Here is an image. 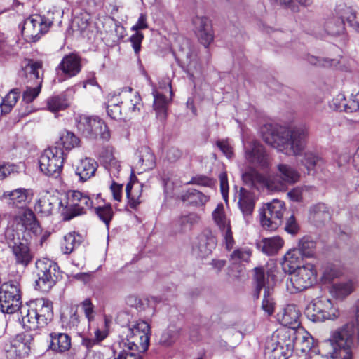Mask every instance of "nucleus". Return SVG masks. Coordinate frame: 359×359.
Returning a JSON list of instances; mask_svg holds the SVG:
<instances>
[{
  "mask_svg": "<svg viewBox=\"0 0 359 359\" xmlns=\"http://www.w3.org/2000/svg\"><path fill=\"white\" fill-rule=\"evenodd\" d=\"M283 329L276 330L266 341L264 354L269 359H287L292 353V344Z\"/></svg>",
  "mask_w": 359,
  "mask_h": 359,
  "instance_id": "1a4fd4ad",
  "label": "nucleus"
},
{
  "mask_svg": "<svg viewBox=\"0 0 359 359\" xmlns=\"http://www.w3.org/2000/svg\"><path fill=\"white\" fill-rule=\"evenodd\" d=\"M102 346L86 348V359H106L105 355L101 351Z\"/></svg>",
  "mask_w": 359,
  "mask_h": 359,
  "instance_id": "69168bd1",
  "label": "nucleus"
},
{
  "mask_svg": "<svg viewBox=\"0 0 359 359\" xmlns=\"http://www.w3.org/2000/svg\"><path fill=\"white\" fill-rule=\"evenodd\" d=\"M21 294L18 283L8 282L0 287V311L13 313L22 306Z\"/></svg>",
  "mask_w": 359,
  "mask_h": 359,
  "instance_id": "ddd939ff",
  "label": "nucleus"
},
{
  "mask_svg": "<svg viewBox=\"0 0 359 359\" xmlns=\"http://www.w3.org/2000/svg\"><path fill=\"white\" fill-rule=\"evenodd\" d=\"M50 348L58 353L68 351L71 347V337L65 333L51 332Z\"/></svg>",
  "mask_w": 359,
  "mask_h": 359,
  "instance_id": "473e14b6",
  "label": "nucleus"
},
{
  "mask_svg": "<svg viewBox=\"0 0 359 359\" xmlns=\"http://www.w3.org/2000/svg\"><path fill=\"white\" fill-rule=\"evenodd\" d=\"M181 198L183 201L196 206L205 205L209 199L208 196L196 189L188 190L182 194Z\"/></svg>",
  "mask_w": 359,
  "mask_h": 359,
  "instance_id": "4c0bfd02",
  "label": "nucleus"
},
{
  "mask_svg": "<svg viewBox=\"0 0 359 359\" xmlns=\"http://www.w3.org/2000/svg\"><path fill=\"white\" fill-rule=\"evenodd\" d=\"M137 162L135 165L140 172L152 169L155 165V156L147 146L141 147L136 153Z\"/></svg>",
  "mask_w": 359,
  "mask_h": 359,
  "instance_id": "bb28decb",
  "label": "nucleus"
},
{
  "mask_svg": "<svg viewBox=\"0 0 359 359\" xmlns=\"http://www.w3.org/2000/svg\"><path fill=\"white\" fill-rule=\"evenodd\" d=\"M77 128L88 138L95 139L100 136L101 139L108 140L110 137L107 125L96 116H80Z\"/></svg>",
  "mask_w": 359,
  "mask_h": 359,
  "instance_id": "2eb2a0df",
  "label": "nucleus"
},
{
  "mask_svg": "<svg viewBox=\"0 0 359 359\" xmlns=\"http://www.w3.org/2000/svg\"><path fill=\"white\" fill-rule=\"evenodd\" d=\"M36 268L38 276L36 285L43 290L51 288L60 276L57 264L48 259H42L36 262Z\"/></svg>",
  "mask_w": 359,
  "mask_h": 359,
  "instance_id": "4468645a",
  "label": "nucleus"
},
{
  "mask_svg": "<svg viewBox=\"0 0 359 359\" xmlns=\"http://www.w3.org/2000/svg\"><path fill=\"white\" fill-rule=\"evenodd\" d=\"M251 257V251L248 248H239L235 250L231 255V259L236 262L250 261Z\"/></svg>",
  "mask_w": 359,
  "mask_h": 359,
  "instance_id": "e2e57ef3",
  "label": "nucleus"
},
{
  "mask_svg": "<svg viewBox=\"0 0 359 359\" xmlns=\"http://www.w3.org/2000/svg\"><path fill=\"white\" fill-rule=\"evenodd\" d=\"M93 208V201L87 195L73 191L60 201V212L65 220H70L74 217L83 214L86 210Z\"/></svg>",
  "mask_w": 359,
  "mask_h": 359,
  "instance_id": "423d86ee",
  "label": "nucleus"
},
{
  "mask_svg": "<svg viewBox=\"0 0 359 359\" xmlns=\"http://www.w3.org/2000/svg\"><path fill=\"white\" fill-rule=\"evenodd\" d=\"M143 39L144 34L140 32H135L129 39L136 55H138L141 50V44Z\"/></svg>",
  "mask_w": 359,
  "mask_h": 359,
  "instance_id": "0e129e2a",
  "label": "nucleus"
},
{
  "mask_svg": "<svg viewBox=\"0 0 359 359\" xmlns=\"http://www.w3.org/2000/svg\"><path fill=\"white\" fill-rule=\"evenodd\" d=\"M302 163L309 170L316 168H321L325 165L323 158L311 152L304 154Z\"/></svg>",
  "mask_w": 359,
  "mask_h": 359,
  "instance_id": "8fccbe9b",
  "label": "nucleus"
},
{
  "mask_svg": "<svg viewBox=\"0 0 359 359\" xmlns=\"http://www.w3.org/2000/svg\"><path fill=\"white\" fill-rule=\"evenodd\" d=\"M132 183H128L126 187V196L128 199V204L130 208H135L141 203V201L140 199V194L139 193V191L134 193L132 191Z\"/></svg>",
  "mask_w": 359,
  "mask_h": 359,
  "instance_id": "bf43d9fd",
  "label": "nucleus"
},
{
  "mask_svg": "<svg viewBox=\"0 0 359 359\" xmlns=\"http://www.w3.org/2000/svg\"><path fill=\"white\" fill-rule=\"evenodd\" d=\"M119 95H113L108 100L107 111L112 119H120L121 116Z\"/></svg>",
  "mask_w": 359,
  "mask_h": 359,
  "instance_id": "864d4df0",
  "label": "nucleus"
},
{
  "mask_svg": "<svg viewBox=\"0 0 359 359\" xmlns=\"http://www.w3.org/2000/svg\"><path fill=\"white\" fill-rule=\"evenodd\" d=\"M119 96L125 100L124 103L126 106L133 112L140 111L142 106V100L139 93L134 91L132 88H124L119 93Z\"/></svg>",
  "mask_w": 359,
  "mask_h": 359,
  "instance_id": "7c9ffc66",
  "label": "nucleus"
},
{
  "mask_svg": "<svg viewBox=\"0 0 359 359\" xmlns=\"http://www.w3.org/2000/svg\"><path fill=\"white\" fill-rule=\"evenodd\" d=\"M278 171L287 185L294 184L299 180V173L289 165L279 164Z\"/></svg>",
  "mask_w": 359,
  "mask_h": 359,
  "instance_id": "58836bf2",
  "label": "nucleus"
},
{
  "mask_svg": "<svg viewBox=\"0 0 359 359\" xmlns=\"http://www.w3.org/2000/svg\"><path fill=\"white\" fill-rule=\"evenodd\" d=\"M41 83H35L34 86H27L26 90L23 92L22 101L25 103L32 102L35 98L37 97L41 91Z\"/></svg>",
  "mask_w": 359,
  "mask_h": 359,
  "instance_id": "6e6d98bb",
  "label": "nucleus"
},
{
  "mask_svg": "<svg viewBox=\"0 0 359 359\" xmlns=\"http://www.w3.org/2000/svg\"><path fill=\"white\" fill-rule=\"evenodd\" d=\"M152 95L154 97L153 108L156 111V117L161 121L166 119L168 107L170 102L163 92L157 90L155 87L152 89Z\"/></svg>",
  "mask_w": 359,
  "mask_h": 359,
  "instance_id": "393cba45",
  "label": "nucleus"
},
{
  "mask_svg": "<svg viewBox=\"0 0 359 359\" xmlns=\"http://www.w3.org/2000/svg\"><path fill=\"white\" fill-rule=\"evenodd\" d=\"M65 158L62 148L50 147L45 149L39 157L40 170L47 176L57 177L61 173Z\"/></svg>",
  "mask_w": 359,
  "mask_h": 359,
  "instance_id": "9d476101",
  "label": "nucleus"
},
{
  "mask_svg": "<svg viewBox=\"0 0 359 359\" xmlns=\"http://www.w3.org/2000/svg\"><path fill=\"white\" fill-rule=\"evenodd\" d=\"M123 346V350L121 351L117 359H143L142 355L137 352V350H130Z\"/></svg>",
  "mask_w": 359,
  "mask_h": 359,
  "instance_id": "774afa93",
  "label": "nucleus"
},
{
  "mask_svg": "<svg viewBox=\"0 0 359 359\" xmlns=\"http://www.w3.org/2000/svg\"><path fill=\"white\" fill-rule=\"evenodd\" d=\"M4 349L7 358L20 359L28 353L29 346L23 341L21 337L18 336L8 343H6L4 345Z\"/></svg>",
  "mask_w": 359,
  "mask_h": 359,
  "instance_id": "5701e85b",
  "label": "nucleus"
},
{
  "mask_svg": "<svg viewBox=\"0 0 359 359\" xmlns=\"http://www.w3.org/2000/svg\"><path fill=\"white\" fill-rule=\"evenodd\" d=\"M245 157L252 164L262 168L268 167V156L263 146L257 141L250 142L248 146L245 147Z\"/></svg>",
  "mask_w": 359,
  "mask_h": 359,
  "instance_id": "aec40b11",
  "label": "nucleus"
},
{
  "mask_svg": "<svg viewBox=\"0 0 359 359\" xmlns=\"http://www.w3.org/2000/svg\"><path fill=\"white\" fill-rule=\"evenodd\" d=\"M307 61L313 65L322 66L324 67H334L336 66L338 63V61L336 60L320 58L313 55H309L307 57Z\"/></svg>",
  "mask_w": 359,
  "mask_h": 359,
  "instance_id": "052dcab7",
  "label": "nucleus"
},
{
  "mask_svg": "<svg viewBox=\"0 0 359 359\" xmlns=\"http://www.w3.org/2000/svg\"><path fill=\"white\" fill-rule=\"evenodd\" d=\"M62 327L65 329L78 330L80 323V317L78 314L76 306H72L67 308L61 314Z\"/></svg>",
  "mask_w": 359,
  "mask_h": 359,
  "instance_id": "2f4dec72",
  "label": "nucleus"
},
{
  "mask_svg": "<svg viewBox=\"0 0 359 359\" xmlns=\"http://www.w3.org/2000/svg\"><path fill=\"white\" fill-rule=\"evenodd\" d=\"M297 248L303 257H313L316 254V243L309 237H303Z\"/></svg>",
  "mask_w": 359,
  "mask_h": 359,
  "instance_id": "c03bdc74",
  "label": "nucleus"
},
{
  "mask_svg": "<svg viewBox=\"0 0 359 359\" xmlns=\"http://www.w3.org/2000/svg\"><path fill=\"white\" fill-rule=\"evenodd\" d=\"M283 331L288 335L287 339L292 344V351L295 348L302 353H306L313 346V337L302 327L297 329H283Z\"/></svg>",
  "mask_w": 359,
  "mask_h": 359,
  "instance_id": "a211bd4d",
  "label": "nucleus"
},
{
  "mask_svg": "<svg viewBox=\"0 0 359 359\" xmlns=\"http://www.w3.org/2000/svg\"><path fill=\"white\" fill-rule=\"evenodd\" d=\"M19 310V320L27 330L44 327L53 316L52 303L45 299H37L22 305Z\"/></svg>",
  "mask_w": 359,
  "mask_h": 359,
  "instance_id": "39448f33",
  "label": "nucleus"
},
{
  "mask_svg": "<svg viewBox=\"0 0 359 359\" xmlns=\"http://www.w3.org/2000/svg\"><path fill=\"white\" fill-rule=\"evenodd\" d=\"M95 212L97 217L102 220L107 227L113 218L114 212L110 204L99 205L95 208Z\"/></svg>",
  "mask_w": 359,
  "mask_h": 359,
  "instance_id": "5fc2aeb1",
  "label": "nucleus"
},
{
  "mask_svg": "<svg viewBox=\"0 0 359 359\" xmlns=\"http://www.w3.org/2000/svg\"><path fill=\"white\" fill-rule=\"evenodd\" d=\"M242 179L245 184L255 187L257 184H264V177L256 170L250 168L242 175Z\"/></svg>",
  "mask_w": 359,
  "mask_h": 359,
  "instance_id": "3c124183",
  "label": "nucleus"
},
{
  "mask_svg": "<svg viewBox=\"0 0 359 359\" xmlns=\"http://www.w3.org/2000/svg\"><path fill=\"white\" fill-rule=\"evenodd\" d=\"M108 333L105 330L97 329L95 332V339L88 337H83L81 345L85 348L100 347L101 342L107 337Z\"/></svg>",
  "mask_w": 359,
  "mask_h": 359,
  "instance_id": "603ef678",
  "label": "nucleus"
},
{
  "mask_svg": "<svg viewBox=\"0 0 359 359\" xmlns=\"http://www.w3.org/2000/svg\"><path fill=\"white\" fill-rule=\"evenodd\" d=\"M302 255L297 248H293L287 251L285 255L283 262V269L285 271L291 273L297 269Z\"/></svg>",
  "mask_w": 359,
  "mask_h": 359,
  "instance_id": "f704fd0d",
  "label": "nucleus"
},
{
  "mask_svg": "<svg viewBox=\"0 0 359 359\" xmlns=\"http://www.w3.org/2000/svg\"><path fill=\"white\" fill-rule=\"evenodd\" d=\"M301 313L294 304H288L277 313L278 322L284 329H297L300 327Z\"/></svg>",
  "mask_w": 359,
  "mask_h": 359,
  "instance_id": "412c9836",
  "label": "nucleus"
},
{
  "mask_svg": "<svg viewBox=\"0 0 359 359\" xmlns=\"http://www.w3.org/2000/svg\"><path fill=\"white\" fill-rule=\"evenodd\" d=\"M97 168L96 161L90 158L81 159L76 166V174L81 181L85 182L93 177Z\"/></svg>",
  "mask_w": 359,
  "mask_h": 359,
  "instance_id": "c756f323",
  "label": "nucleus"
},
{
  "mask_svg": "<svg viewBox=\"0 0 359 359\" xmlns=\"http://www.w3.org/2000/svg\"><path fill=\"white\" fill-rule=\"evenodd\" d=\"M270 278H273V275L269 271L266 274L262 267L255 268L253 282L255 291L254 296L258 299L260 291L264 289V299L262 308L269 316L273 313L275 304L273 299L271 297L273 287L270 284Z\"/></svg>",
  "mask_w": 359,
  "mask_h": 359,
  "instance_id": "9b49d317",
  "label": "nucleus"
},
{
  "mask_svg": "<svg viewBox=\"0 0 359 359\" xmlns=\"http://www.w3.org/2000/svg\"><path fill=\"white\" fill-rule=\"evenodd\" d=\"M18 226L23 231V238L27 241L32 238L39 236L42 229L36 219L34 212L29 208L24 209L18 217ZM9 247L12 249L17 264L27 266L31 262L32 256L27 242L20 241L19 238H13L8 242Z\"/></svg>",
  "mask_w": 359,
  "mask_h": 359,
  "instance_id": "7ed1b4c3",
  "label": "nucleus"
},
{
  "mask_svg": "<svg viewBox=\"0 0 359 359\" xmlns=\"http://www.w3.org/2000/svg\"><path fill=\"white\" fill-rule=\"evenodd\" d=\"M308 135V128L305 126L290 129L269 125L262 129L263 140L287 155H299L306 146Z\"/></svg>",
  "mask_w": 359,
  "mask_h": 359,
  "instance_id": "f03ea898",
  "label": "nucleus"
},
{
  "mask_svg": "<svg viewBox=\"0 0 359 359\" xmlns=\"http://www.w3.org/2000/svg\"><path fill=\"white\" fill-rule=\"evenodd\" d=\"M359 110V92L355 94H351L348 101H347L346 113H351Z\"/></svg>",
  "mask_w": 359,
  "mask_h": 359,
  "instance_id": "338daca9",
  "label": "nucleus"
},
{
  "mask_svg": "<svg viewBox=\"0 0 359 359\" xmlns=\"http://www.w3.org/2000/svg\"><path fill=\"white\" fill-rule=\"evenodd\" d=\"M32 195L31 190L24 188H18L13 191H4L1 199L6 201L9 204L13 205L19 206L25 205Z\"/></svg>",
  "mask_w": 359,
  "mask_h": 359,
  "instance_id": "a878e982",
  "label": "nucleus"
},
{
  "mask_svg": "<svg viewBox=\"0 0 359 359\" xmlns=\"http://www.w3.org/2000/svg\"><path fill=\"white\" fill-rule=\"evenodd\" d=\"M217 245V239L212 232L205 229L192 243V253L198 258H205L212 254Z\"/></svg>",
  "mask_w": 359,
  "mask_h": 359,
  "instance_id": "f3484780",
  "label": "nucleus"
},
{
  "mask_svg": "<svg viewBox=\"0 0 359 359\" xmlns=\"http://www.w3.org/2000/svg\"><path fill=\"white\" fill-rule=\"evenodd\" d=\"M80 140L73 133L64 130L60 135L58 141L55 142L54 147H62L66 151H69L73 148L79 145Z\"/></svg>",
  "mask_w": 359,
  "mask_h": 359,
  "instance_id": "c9c22d12",
  "label": "nucleus"
},
{
  "mask_svg": "<svg viewBox=\"0 0 359 359\" xmlns=\"http://www.w3.org/2000/svg\"><path fill=\"white\" fill-rule=\"evenodd\" d=\"M283 240L280 236L263 238L257 243V248L267 255H273L283 247Z\"/></svg>",
  "mask_w": 359,
  "mask_h": 359,
  "instance_id": "72a5a7b5",
  "label": "nucleus"
},
{
  "mask_svg": "<svg viewBox=\"0 0 359 359\" xmlns=\"http://www.w3.org/2000/svg\"><path fill=\"white\" fill-rule=\"evenodd\" d=\"M59 69L69 77L76 76L81 71L80 58L75 54H69L63 57Z\"/></svg>",
  "mask_w": 359,
  "mask_h": 359,
  "instance_id": "c85d7f7f",
  "label": "nucleus"
},
{
  "mask_svg": "<svg viewBox=\"0 0 359 359\" xmlns=\"http://www.w3.org/2000/svg\"><path fill=\"white\" fill-rule=\"evenodd\" d=\"M339 15L343 23L346 21L351 27L359 29V11L351 7H345Z\"/></svg>",
  "mask_w": 359,
  "mask_h": 359,
  "instance_id": "a18cd8bd",
  "label": "nucleus"
},
{
  "mask_svg": "<svg viewBox=\"0 0 359 359\" xmlns=\"http://www.w3.org/2000/svg\"><path fill=\"white\" fill-rule=\"evenodd\" d=\"M91 17L89 13L83 12L74 19V23L76 25L81 32H84L90 24Z\"/></svg>",
  "mask_w": 359,
  "mask_h": 359,
  "instance_id": "4d7b16f0",
  "label": "nucleus"
},
{
  "mask_svg": "<svg viewBox=\"0 0 359 359\" xmlns=\"http://www.w3.org/2000/svg\"><path fill=\"white\" fill-rule=\"evenodd\" d=\"M117 320L122 326L121 337L123 346L130 350L145 351L149 344V324L143 320L129 324L130 315L127 311L120 312Z\"/></svg>",
  "mask_w": 359,
  "mask_h": 359,
  "instance_id": "20e7f679",
  "label": "nucleus"
},
{
  "mask_svg": "<svg viewBox=\"0 0 359 359\" xmlns=\"http://www.w3.org/2000/svg\"><path fill=\"white\" fill-rule=\"evenodd\" d=\"M316 269L311 263L298 267L290 273V277L287 280L286 287L291 294L302 292L310 287L316 281Z\"/></svg>",
  "mask_w": 359,
  "mask_h": 359,
  "instance_id": "6e6552de",
  "label": "nucleus"
},
{
  "mask_svg": "<svg viewBox=\"0 0 359 359\" xmlns=\"http://www.w3.org/2000/svg\"><path fill=\"white\" fill-rule=\"evenodd\" d=\"M347 101L345 95L342 93L338 94L334 97L330 103V107L334 110L346 112Z\"/></svg>",
  "mask_w": 359,
  "mask_h": 359,
  "instance_id": "680f3d73",
  "label": "nucleus"
},
{
  "mask_svg": "<svg viewBox=\"0 0 359 359\" xmlns=\"http://www.w3.org/2000/svg\"><path fill=\"white\" fill-rule=\"evenodd\" d=\"M60 201L57 196L46 193L36 201L34 210L43 217L49 216L53 213L55 206L60 205Z\"/></svg>",
  "mask_w": 359,
  "mask_h": 359,
  "instance_id": "b1692460",
  "label": "nucleus"
},
{
  "mask_svg": "<svg viewBox=\"0 0 359 359\" xmlns=\"http://www.w3.org/2000/svg\"><path fill=\"white\" fill-rule=\"evenodd\" d=\"M330 214L327 206L324 203H318L310 209V219L316 222H323L329 220Z\"/></svg>",
  "mask_w": 359,
  "mask_h": 359,
  "instance_id": "ea45409f",
  "label": "nucleus"
},
{
  "mask_svg": "<svg viewBox=\"0 0 359 359\" xmlns=\"http://www.w3.org/2000/svg\"><path fill=\"white\" fill-rule=\"evenodd\" d=\"M81 237L75 232H71L64 236L61 249L65 254H70L74 248L79 246Z\"/></svg>",
  "mask_w": 359,
  "mask_h": 359,
  "instance_id": "49530a36",
  "label": "nucleus"
},
{
  "mask_svg": "<svg viewBox=\"0 0 359 359\" xmlns=\"http://www.w3.org/2000/svg\"><path fill=\"white\" fill-rule=\"evenodd\" d=\"M20 97V91L18 89L11 90L6 96L1 99L0 104L1 111L2 114H7L11 112Z\"/></svg>",
  "mask_w": 359,
  "mask_h": 359,
  "instance_id": "37998d69",
  "label": "nucleus"
},
{
  "mask_svg": "<svg viewBox=\"0 0 359 359\" xmlns=\"http://www.w3.org/2000/svg\"><path fill=\"white\" fill-rule=\"evenodd\" d=\"M193 23L199 41L208 47L214 39L210 20L205 17H196L193 20Z\"/></svg>",
  "mask_w": 359,
  "mask_h": 359,
  "instance_id": "4be33fe9",
  "label": "nucleus"
},
{
  "mask_svg": "<svg viewBox=\"0 0 359 359\" xmlns=\"http://www.w3.org/2000/svg\"><path fill=\"white\" fill-rule=\"evenodd\" d=\"M354 287L353 281L348 280L333 284L330 292L335 297L344 299L353 292Z\"/></svg>",
  "mask_w": 359,
  "mask_h": 359,
  "instance_id": "e433bc0d",
  "label": "nucleus"
},
{
  "mask_svg": "<svg viewBox=\"0 0 359 359\" xmlns=\"http://www.w3.org/2000/svg\"><path fill=\"white\" fill-rule=\"evenodd\" d=\"M264 185L271 191H283L287 187L278 173L264 177Z\"/></svg>",
  "mask_w": 359,
  "mask_h": 359,
  "instance_id": "79ce46f5",
  "label": "nucleus"
},
{
  "mask_svg": "<svg viewBox=\"0 0 359 359\" xmlns=\"http://www.w3.org/2000/svg\"><path fill=\"white\" fill-rule=\"evenodd\" d=\"M201 217L194 212L181 215L177 219V224L183 231L191 230V228L199 223Z\"/></svg>",
  "mask_w": 359,
  "mask_h": 359,
  "instance_id": "de8ad7c7",
  "label": "nucleus"
},
{
  "mask_svg": "<svg viewBox=\"0 0 359 359\" xmlns=\"http://www.w3.org/2000/svg\"><path fill=\"white\" fill-rule=\"evenodd\" d=\"M285 211V203L282 201L274 199L265 204L259 212L262 226L268 231L276 230L283 223Z\"/></svg>",
  "mask_w": 359,
  "mask_h": 359,
  "instance_id": "f8f14e48",
  "label": "nucleus"
},
{
  "mask_svg": "<svg viewBox=\"0 0 359 359\" xmlns=\"http://www.w3.org/2000/svg\"><path fill=\"white\" fill-rule=\"evenodd\" d=\"M69 101L63 94L53 96L47 100L48 109L52 112L64 110L69 107Z\"/></svg>",
  "mask_w": 359,
  "mask_h": 359,
  "instance_id": "09e8293b",
  "label": "nucleus"
},
{
  "mask_svg": "<svg viewBox=\"0 0 359 359\" xmlns=\"http://www.w3.org/2000/svg\"><path fill=\"white\" fill-rule=\"evenodd\" d=\"M355 309L356 328L348 323L333 331L322 343L324 354L314 353L305 359H353V349L359 344V301Z\"/></svg>",
  "mask_w": 359,
  "mask_h": 359,
  "instance_id": "f257e3e1",
  "label": "nucleus"
},
{
  "mask_svg": "<svg viewBox=\"0 0 359 359\" xmlns=\"http://www.w3.org/2000/svg\"><path fill=\"white\" fill-rule=\"evenodd\" d=\"M212 215L215 223L223 234L226 248L231 250L233 246L234 240L232 235L230 221L225 215L223 204H218L212 212Z\"/></svg>",
  "mask_w": 359,
  "mask_h": 359,
  "instance_id": "6ab92c4d",
  "label": "nucleus"
},
{
  "mask_svg": "<svg viewBox=\"0 0 359 359\" xmlns=\"http://www.w3.org/2000/svg\"><path fill=\"white\" fill-rule=\"evenodd\" d=\"M339 314L338 308L330 299L325 297L314 299L305 309L306 318L313 323L335 320Z\"/></svg>",
  "mask_w": 359,
  "mask_h": 359,
  "instance_id": "0eeeda50",
  "label": "nucleus"
},
{
  "mask_svg": "<svg viewBox=\"0 0 359 359\" xmlns=\"http://www.w3.org/2000/svg\"><path fill=\"white\" fill-rule=\"evenodd\" d=\"M52 22L39 15H32L25 20L22 34L30 41H36L47 32Z\"/></svg>",
  "mask_w": 359,
  "mask_h": 359,
  "instance_id": "dca6fc26",
  "label": "nucleus"
},
{
  "mask_svg": "<svg viewBox=\"0 0 359 359\" xmlns=\"http://www.w3.org/2000/svg\"><path fill=\"white\" fill-rule=\"evenodd\" d=\"M27 78L30 81L34 80L35 83H42L40 74L42 72V62L40 61L29 60L24 68Z\"/></svg>",
  "mask_w": 359,
  "mask_h": 359,
  "instance_id": "a19ab883",
  "label": "nucleus"
},
{
  "mask_svg": "<svg viewBox=\"0 0 359 359\" xmlns=\"http://www.w3.org/2000/svg\"><path fill=\"white\" fill-rule=\"evenodd\" d=\"M238 204L243 215L245 218L250 216L255 205L254 194L244 188H241L238 193Z\"/></svg>",
  "mask_w": 359,
  "mask_h": 359,
  "instance_id": "cd10ccee",
  "label": "nucleus"
},
{
  "mask_svg": "<svg viewBox=\"0 0 359 359\" xmlns=\"http://www.w3.org/2000/svg\"><path fill=\"white\" fill-rule=\"evenodd\" d=\"M343 22L341 19H332L325 22V30L332 35L339 34L343 29Z\"/></svg>",
  "mask_w": 359,
  "mask_h": 359,
  "instance_id": "13d9d810",
  "label": "nucleus"
}]
</instances>
